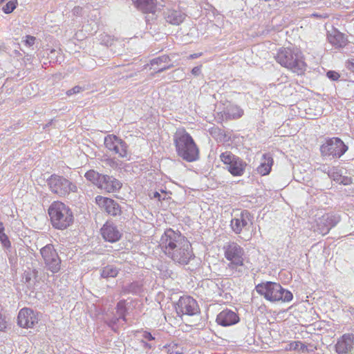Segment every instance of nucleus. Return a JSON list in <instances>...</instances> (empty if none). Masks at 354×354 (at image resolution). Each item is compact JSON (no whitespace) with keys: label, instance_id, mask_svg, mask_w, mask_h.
Listing matches in <instances>:
<instances>
[{"label":"nucleus","instance_id":"nucleus-1","mask_svg":"<svg viewBox=\"0 0 354 354\" xmlns=\"http://www.w3.org/2000/svg\"><path fill=\"white\" fill-rule=\"evenodd\" d=\"M160 246L168 257L180 264H187L194 257L190 243L171 229L167 230L162 235Z\"/></svg>","mask_w":354,"mask_h":354},{"label":"nucleus","instance_id":"nucleus-2","mask_svg":"<svg viewBox=\"0 0 354 354\" xmlns=\"http://www.w3.org/2000/svg\"><path fill=\"white\" fill-rule=\"evenodd\" d=\"M275 59L281 66L297 75H302L306 69L304 55L297 48H281L278 50Z\"/></svg>","mask_w":354,"mask_h":354},{"label":"nucleus","instance_id":"nucleus-3","mask_svg":"<svg viewBox=\"0 0 354 354\" xmlns=\"http://www.w3.org/2000/svg\"><path fill=\"white\" fill-rule=\"evenodd\" d=\"M174 141L177 153L187 162L197 159L198 149L192 138L185 129H178L174 136Z\"/></svg>","mask_w":354,"mask_h":354},{"label":"nucleus","instance_id":"nucleus-4","mask_svg":"<svg viewBox=\"0 0 354 354\" xmlns=\"http://www.w3.org/2000/svg\"><path fill=\"white\" fill-rule=\"evenodd\" d=\"M256 291L271 302H289L293 298L292 293L275 282H262L255 287Z\"/></svg>","mask_w":354,"mask_h":354},{"label":"nucleus","instance_id":"nucleus-5","mask_svg":"<svg viewBox=\"0 0 354 354\" xmlns=\"http://www.w3.org/2000/svg\"><path fill=\"white\" fill-rule=\"evenodd\" d=\"M48 214L53 226L59 230L66 229L73 221L71 210L60 201H55L50 205Z\"/></svg>","mask_w":354,"mask_h":354},{"label":"nucleus","instance_id":"nucleus-6","mask_svg":"<svg viewBox=\"0 0 354 354\" xmlns=\"http://www.w3.org/2000/svg\"><path fill=\"white\" fill-rule=\"evenodd\" d=\"M50 190L60 197L68 196L77 192V187L62 176L51 175L47 180Z\"/></svg>","mask_w":354,"mask_h":354},{"label":"nucleus","instance_id":"nucleus-7","mask_svg":"<svg viewBox=\"0 0 354 354\" xmlns=\"http://www.w3.org/2000/svg\"><path fill=\"white\" fill-rule=\"evenodd\" d=\"M223 250L225 259L230 261L227 269L230 270L233 273L236 271L241 272L238 268L243 266L245 254L243 248L238 243L231 242L223 247Z\"/></svg>","mask_w":354,"mask_h":354},{"label":"nucleus","instance_id":"nucleus-8","mask_svg":"<svg viewBox=\"0 0 354 354\" xmlns=\"http://www.w3.org/2000/svg\"><path fill=\"white\" fill-rule=\"evenodd\" d=\"M104 144L106 149L112 154L118 155L121 158L129 159L130 157L127 144L119 137L109 134L104 137Z\"/></svg>","mask_w":354,"mask_h":354},{"label":"nucleus","instance_id":"nucleus-9","mask_svg":"<svg viewBox=\"0 0 354 354\" xmlns=\"http://www.w3.org/2000/svg\"><path fill=\"white\" fill-rule=\"evenodd\" d=\"M348 149V147L338 138L327 139L320 147L322 156L340 158Z\"/></svg>","mask_w":354,"mask_h":354},{"label":"nucleus","instance_id":"nucleus-10","mask_svg":"<svg viewBox=\"0 0 354 354\" xmlns=\"http://www.w3.org/2000/svg\"><path fill=\"white\" fill-rule=\"evenodd\" d=\"M40 254L45 266L48 270L53 273H56L59 271L62 261L56 250L54 248L53 245L47 244L41 248Z\"/></svg>","mask_w":354,"mask_h":354},{"label":"nucleus","instance_id":"nucleus-11","mask_svg":"<svg viewBox=\"0 0 354 354\" xmlns=\"http://www.w3.org/2000/svg\"><path fill=\"white\" fill-rule=\"evenodd\" d=\"M221 160L227 165L228 171L234 176H241L245 171L246 163L230 151L221 154Z\"/></svg>","mask_w":354,"mask_h":354},{"label":"nucleus","instance_id":"nucleus-12","mask_svg":"<svg viewBox=\"0 0 354 354\" xmlns=\"http://www.w3.org/2000/svg\"><path fill=\"white\" fill-rule=\"evenodd\" d=\"M178 315H194L199 313V307L196 301L190 296H183L178 299L176 306Z\"/></svg>","mask_w":354,"mask_h":354},{"label":"nucleus","instance_id":"nucleus-13","mask_svg":"<svg viewBox=\"0 0 354 354\" xmlns=\"http://www.w3.org/2000/svg\"><path fill=\"white\" fill-rule=\"evenodd\" d=\"M252 216L248 210L242 211L231 220L230 226L232 231L238 234L243 230H248L252 225Z\"/></svg>","mask_w":354,"mask_h":354},{"label":"nucleus","instance_id":"nucleus-14","mask_svg":"<svg viewBox=\"0 0 354 354\" xmlns=\"http://www.w3.org/2000/svg\"><path fill=\"white\" fill-rule=\"evenodd\" d=\"M340 221L337 215L326 214L317 220V228L315 230L319 234L325 235L335 227Z\"/></svg>","mask_w":354,"mask_h":354},{"label":"nucleus","instance_id":"nucleus-15","mask_svg":"<svg viewBox=\"0 0 354 354\" xmlns=\"http://www.w3.org/2000/svg\"><path fill=\"white\" fill-rule=\"evenodd\" d=\"M17 319L18 324L23 328H32L39 320L37 314L28 308L20 310Z\"/></svg>","mask_w":354,"mask_h":354},{"label":"nucleus","instance_id":"nucleus-16","mask_svg":"<svg viewBox=\"0 0 354 354\" xmlns=\"http://www.w3.org/2000/svg\"><path fill=\"white\" fill-rule=\"evenodd\" d=\"M164 18L165 21L174 26H178L181 24L185 19L187 15L179 8H167L163 12Z\"/></svg>","mask_w":354,"mask_h":354},{"label":"nucleus","instance_id":"nucleus-17","mask_svg":"<svg viewBox=\"0 0 354 354\" xmlns=\"http://www.w3.org/2000/svg\"><path fill=\"white\" fill-rule=\"evenodd\" d=\"M240 319L238 314L230 309H225L220 312L216 317V323L222 326H230L237 324Z\"/></svg>","mask_w":354,"mask_h":354},{"label":"nucleus","instance_id":"nucleus-18","mask_svg":"<svg viewBox=\"0 0 354 354\" xmlns=\"http://www.w3.org/2000/svg\"><path fill=\"white\" fill-rule=\"evenodd\" d=\"M95 201L99 206L103 208L110 215L116 216L121 212L118 203L111 198L97 196L95 198Z\"/></svg>","mask_w":354,"mask_h":354},{"label":"nucleus","instance_id":"nucleus-19","mask_svg":"<svg viewBox=\"0 0 354 354\" xmlns=\"http://www.w3.org/2000/svg\"><path fill=\"white\" fill-rule=\"evenodd\" d=\"M354 348V334H344L335 344V349L338 354H348Z\"/></svg>","mask_w":354,"mask_h":354},{"label":"nucleus","instance_id":"nucleus-20","mask_svg":"<svg viewBox=\"0 0 354 354\" xmlns=\"http://www.w3.org/2000/svg\"><path fill=\"white\" fill-rule=\"evenodd\" d=\"M103 239L109 242L114 243L121 237V233L117 227L111 222H106L101 228Z\"/></svg>","mask_w":354,"mask_h":354},{"label":"nucleus","instance_id":"nucleus-21","mask_svg":"<svg viewBox=\"0 0 354 354\" xmlns=\"http://www.w3.org/2000/svg\"><path fill=\"white\" fill-rule=\"evenodd\" d=\"M122 187V183L113 176L103 175L99 184V188L109 193L118 192Z\"/></svg>","mask_w":354,"mask_h":354},{"label":"nucleus","instance_id":"nucleus-22","mask_svg":"<svg viewBox=\"0 0 354 354\" xmlns=\"http://www.w3.org/2000/svg\"><path fill=\"white\" fill-rule=\"evenodd\" d=\"M170 59L167 55H162L158 57H156L151 60V66L153 67L155 65L157 67H154L153 70L157 72H162L171 67V64H169Z\"/></svg>","mask_w":354,"mask_h":354},{"label":"nucleus","instance_id":"nucleus-23","mask_svg":"<svg viewBox=\"0 0 354 354\" xmlns=\"http://www.w3.org/2000/svg\"><path fill=\"white\" fill-rule=\"evenodd\" d=\"M272 164L273 159L272 156L268 153H265L262 156L261 162L257 171L259 174L266 176L270 172Z\"/></svg>","mask_w":354,"mask_h":354},{"label":"nucleus","instance_id":"nucleus-24","mask_svg":"<svg viewBox=\"0 0 354 354\" xmlns=\"http://www.w3.org/2000/svg\"><path fill=\"white\" fill-rule=\"evenodd\" d=\"M135 6L145 12H152L155 9V0H132Z\"/></svg>","mask_w":354,"mask_h":354},{"label":"nucleus","instance_id":"nucleus-25","mask_svg":"<svg viewBox=\"0 0 354 354\" xmlns=\"http://www.w3.org/2000/svg\"><path fill=\"white\" fill-rule=\"evenodd\" d=\"M224 114L227 118L238 119L243 115V111L239 106L230 104L226 106Z\"/></svg>","mask_w":354,"mask_h":354},{"label":"nucleus","instance_id":"nucleus-26","mask_svg":"<svg viewBox=\"0 0 354 354\" xmlns=\"http://www.w3.org/2000/svg\"><path fill=\"white\" fill-rule=\"evenodd\" d=\"M328 41L336 48H341L346 45V39L340 32H335L328 35Z\"/></svg>","mask_w":354,"mask_h":354},{"label":"nucleus","instance_id":"nucleus-27","mask_svg":"<svg viewBox=\"0 0 354 354\" xmlns=\"http://www.w3.org/2000/svg\"><path fill=\"white\" fill-rule=\"evenodd\" d=\"M119 270L113 265H108L103 268L101 271V276L103 278L115 277L118 274Z\"/></svg>","mask_w":354,"mask_h":354},{"label":"nucleus","instance_id":"nucleus-28","mask_svg":"<svg viewBox=\"0 0 354 354\" xmlns=\"http://www.w3.org/2000/svg\"><path fill=\"white\" fill-rule=\"evenodd\" d=\"M102 176H103V175L95 171L94 170H89L85 174V178L98 187Z\"/></svg>","mask_w":354,"mask_h":354},{"label":"nucleus","instance_id":"nucleus-29","mask_svg":"<svg viewBox=\"0 0 354 354\" xmlns=\"http://www.w3.org/2000/svg\"><path fill=\"white\" fill-rule=\"evenodd\" d=\"M125 312H126V307H125V301L124 300L120 301L116 307V313L118 316V319H122L123 321L125 320Z\"/></svg>","mask_w":354,"mask_h":354},{"label":"nucleus","instance_id":"nucleus-30","mask_svg":"<svg viewBox=\"0 0 354 354\" xmlns=\"http://www.w3.org/2000/svg\"><path fill=\"white\" fill-rule=\"evenodd\" d=\"M17 4V0H11L8 1L3 7V11L6 14L11 13L15 8Z\"/></svg>","mask_w":354,"mask_h":354},{"label":"nucleus","instance_id":"nucleus-31","mask_svg":"<svg viewBox=\"0 0 354 354\" xmlns=\"http://www.w3.org/2000/svg\"><path fill=\"white\" fill-rule=\"evenodd\" d=\"M317 171H320L323 173L327 174L330 178L335 179V173L334 171L332 172L330 167L327 165H320L317 168Z\"/></svg>","mask_w":354,"mask_h":354},{"label":"nucleus","instance_id":"nucleus-32","mask_svg":"<svg viewBox=\"0 0 354 354\" xmlns=\"http://www.w3.org/2000/svg\"><path fill=\"white\" fill-rule=\"evenodd\" d=\"M169 351L173 354H183V348L178 346L177 344L171 343L168 345Z\"/></svg>","mask_w":354,"mask_h":354},{"label":"nucleus","instance_id":"nucleus-33","mask_svg":"<svg viewBox=\"0 0 354 354\" xmlns=\"http://www.w3.org/2000/svg\"><path fill=\"white\" fill-rule=\"evenodd\" d=\"M0 241L3 247L8 248L10 247L11 243L4 231L0 233Z\"/></svg>","mask_w":354,"mask_h":354},{"label":"nucleus","instance_id":"nucleus-34","mask_svg":"<svg viewBox=\"0 0 354 354\" xmlns=\"http://www.w3.org/2000/svg\"><path fill=\"white\" fill-rule=\"evenodd\" d=\"M36 40V38L31 35H26L23 38V41L24 42L25 45L31 47L35 44V41Z\"/></svg>","mask_w":354,"mask_h":354},{"label":"nucleus","instance_id":"nucleus-35","mask_svg":"<svg viewBox=\"0 0 354 354\" xmlns=\"http://www.w3.org/2000/svg\"><path fill=\"white\" fill-rule=\"evenodd\" d=\"M299 341L289 342L286 344L285 349L286 351H298Z\"/></svg>","mask_w":354,"mask_h":354},{"label":"nucleus","instance_id":"nucleus-36","mask_svg":"<svg viewBox=\"0 0 354 354\" xmlns=\"http://www.w3.org/2000/svg\"><path fill=\"white\" fill-rule=\"evenodd\" d=\"M7 327L6 317L0 313V331H3Z\"/></svg>","mask_w":354,"mask_h":354},{"label":"nucleus","instance_id":"nucleus-37","mask_svg":"<svg viewBox=\"0 0 354 354\" xmlns=\"http://www.w3.org/2000/svg\"><path fill=\"white\" fill-rule=\"evenodd\" d=\"M82 91V88L79 86H75L73 88L67 91L66 94L67 95H71L73 94L79 93L80 91Z\"/></svg>","mask_w":354,"mask_h":354},{"label":"nucleus","instance_id":"nucleus-38","mask_svg":"<svg viewBox=\"0 0 354 354\" xmlns=\"http://www.w3.org/2000/svg\"><path fill=\"white\" fill-rule=\"evenodd\" d=\"M327 77L332 80H337L339 77V75L335 71H329L327 72Z\"/></svg>","mask_w":354,"mask_h":354},{"label":"nucleus","instance_id":"nucleus-39","mask_svg":"<svg viewBox=\"0 0 354 354\" xmlns=\"http://www.w3.org/2000/svg\"><path fill=\"white\" fill-rule=\"evenodd\" d=\"M298 351H300L302 353L308 352V346L306 345H305L304 344H303L302 342L299 341Z\"/></svg>","mask_w":354,"mask_h":354},{"label":"nucleus","instance_id":"nucleus-40","mask_svg":"<svg viewBox=\"0 0 354 354\" xmlns=\"http://www.w3.org/2000/svg\"><path fill=\"white\" fill-rule=\"evenodd\" d=\"M150 197L151 198H156L159 201H160L161 200H164L165 199V196L162 197L160 194L159 192H153L152 195H150Z\"/></svg>","mask_w":354,"mask_h":354},{"label":"nucleus","instance_id":"nucleus-41","mask_svg":"<svg viewBox=\"0 0 354 354\" xmlns=\"http://www.w3.org/2000/svg\"><path fill=\"white\" fill-rule=\"evenodd\" d=\"M201 66H195L192 70V73L195 76H198L201 72Z\"/></svg>","mask_w":354,"mask_h":354},{"label":"nucleus","instance_id":"nucleus-42","mask_svg":"<svg viewBox=\"0 0 354 354\" xmlns=\"http://www.w3.org/2000/svg\"><path fill=\"white\" fill-rule=\"evenodd\" d=\"M142 337L149 341L153 340L155 339L154 337H153V335L147 331H145L143 333Z\"/></svg>","mask_w":354,"mask_h":354},{"label":"nucleus","instance_id":"nucleus-43","mask_svg":"<svg viewBox=\"0 0 354 354\" xmlns=\"http://www.w3.org/2000/svg\"><path fill=\"white\" fill-rule=\"evenodd\" d=\"M346 67L349 69V70H354V59H351V60H348L347 62H346Z\"/></svg>","mask_w":354,"mask_h":354},{"label":"nucleus","instance_id":"nucleus-44","mask_svg":"<svg viewBox=\"0 0 354 354\" xmlns=\"http://www.w3.org/2000/svg\"><path fill=\"white\" fill-rule=\"evenodd\" d=\"M81 11H82V8L80 7H79V6L75 7L73 9V12L74 15H80Z\"/></svg>","mask_w":354,"mask_h":354},{"label":"nucleus","instance_id":"nucleus-45","mask_svg":"<svg viewBox=\"0 0 354 354\" xmlns=\"http://www.w3.org/2000/svg\"><path fill=\"white\" fill-rule=\"evenodd\" d=\"M105 37L108 38L107 41H105L104 39H103L102 41L104 42V44H105L106 46H109V45H110V46H111V45L112 44L111 43H109V40L111 39V37H110L109 36H108V35H106Z\"/></svg>","mask_w":354,"mask_h":354},{"label":"nucleus","instance_id":"nucleus-46","mask_svg":"<svg viewBox=\"0 0 354 354\" xmlns=\"http://www.w3.org/2000/svg\"><path fill=\"white\" fill-rule=\"evenodd\" d=\"M201 54L198 55V54H193V55H190V57L194 59V58H196L198 57Z\"/></svg>","mask_w":354,"mask_h":354},{"label":"nucleus","instance_id":"nucleus-47","mask_svg":"<svg viewBox=\"0 0 354 354\" xmlns=\"http://www.w3.org/2000/svg\"><path fill=\"white\" fill-rule=\"evenodd\" d=\"M146 346L151 347V346L149 344H146Z\"/></svg>","mask_w":354,"mask_h":354}]
</instances>
